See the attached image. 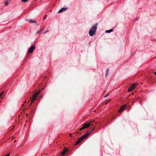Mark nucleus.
<instances>
[{"label": "nucleus", "instance_id": "nucleus-14", "mask_svg": "<svg viewBox=\"0 0 156 156\" xmlns=\"http://www.w3.org/2000/svg\"><path fill=\"white\" fill-rule=\"evenodd\" d=\"M133 89L130 87L129 88L128 90V91H131Z\"/></svg>", "mask_w": 156, "mask_h": 156}, {"label": "nucleus", "instance_id": "nucleus-19", "mask_svg": "<svg viewBox=\"0 0 156 156\" xmlns=\"http://www.w3.org/2000/svg\"><path fill=\"white\" fill-rule=\"evenodd\" d=\"M3 92H2L0 94V97L2 96V95L3 94Z\"/></svg>", "mask_w": 156, "mask_h": 156}, {"label": "nucleus", "instance_id": "nucleus-21", "mask_svg": "<svg viewBox=\"0 0 156 156\" xmlns=\"http://www.w3.org/2000/svg\"><path fill=\"white\" fill-rule=\"evenodd\" d=\"M94 130V128H92L91 129V130L90 131H91V132H92V131H93Z\"/></svg>", "mask_w": 156, "mask_h": 156}, {"label": "nucleus", "instance_id": "nucleus-3", "mask_svg": "<svg viewBox=\"0 0 156 156\" xmlns=\"http://www.w3.org/2000/svg\"><path fill=\"white\" fill-rule=\"evenodd\" d=\"M92 121H91L90 123L85 124L82 128L80 129V130H81L85 128L88 127L90 125H92Z\"/></svg>", "mask_w": 156, "mask_h": 156}, {"label": "nucleus", "instance_id": "nucleus-18", "mask_svg": "<svg viewBox=\"0 0 156 156\" xmlns=\"http://www.w3.org/2000/svg\"><path fill=\"white\" fill-rule=\"evenodd\" d=\"M47 16V15H45L44 16V18H43V20H44L46 18Z\"/></svg>", "mask_w": 156, "mask_h": 156}, {"label": "nucleus", "instance_id": "nucleus-5", "mask_svg": "<svg viewBox=\"0 0 156 156\" xmlns=\"http://www.w3.org/2000/svg\"><path fill=\"white\" fill-rule=\"evenodd\" d=\"M90 133L91 131H87L85 135L81 137H82V138H83V139H84L85 138H86L89 135V134H90Z\"/></svg>", "mask_w": 156, "mask_h": 156}, {"label": "nucleus", "instance_id": "nucleus-24", "mask_svg": "<svg viewBox=\"0 0 156 156\" xmlns=\"http://www.w3.org/2000/svg\"><path fill=\"white\" fill-rule=\"evenodd\" d=\"M154 74H155V75L156 76V72H154Z\"/></svg>", "mask_w": 156, "mask_h": 156}, {"label": "nucleus", "instance_id": "nucleus-20", "mask_svg": "<svg viewBox=\"0 0 156 156\" xmlns=\"http://www.w3.org/2000/svg\"><path fill=\"white\" fill-rule=\"evenodd\" d=\"M40 31H37L36 33L37 34H38L39 33H40Z\"/></svg>", "mask_w": 156, "mask_h": 156}, {"label": "nucleus", "instance_id": "nucleus-10", "mask_svg": "<svg viewBox=\"0 0 156 156\" xmlns=\"http://www.w3.org/2000/svg\"><path fill=\"white\" fill-rule=\"evenodd\" d=\"M113 31V30L112 29H111L109 30H106L105 31V33H110Z\"/></svg>", "mask_w": 156, "mask_h": 156}, {"label": "nucleus", "instance_id": "nucleus-6", "mask_svg": "<svg viewBox=\"0 0 156 156\" xmlns=\"http://www.w3.org/2000/svg\"><path fill=\"white\" fill-rule=\"evenodd\" d=\"M126 107V105H123L119 109V112H122L125 109Z\"/></svg>", "mask_w": 156, "mask_h": 156}, {"label": "nucleus", "instance_id": "nucleus-11", "mask_svg": "<svg viewBox=\"0 0 156 156\" xmlns=\"http://www.w3.org/2000/svg\"><path fill=\"white\" fill-rule=\"evenodd\" d=\"M108 73H109V69H108V68H107L106 69V74H105L106 76H107Z\"/></svg>", "mask_w": 156, "mask_h": 156}, {"label": "nucleus", "instance_id": "nucleus-13", "mask_svg": "<svg viewBox=\"0 0 156 156\" xmlns=\"http://www.w3.org/2000/svg\"><path fill=\"white\" fill-rule=\"evenodd\" d=\"M28 21H29V22H30L31 23H36V20H34V21H33L31 20H28Z\"/></svg>", "mask_w": 156, "mask_h": 156}, {"label": "nucleus", "instance_id": "nucleus-7", "mask_svg": "<svg viewBox=\"0 0 156 156\" xmlns=\"http://www.w3.org/2000/svg\"><path fill=\"white\" fill-rule=\"evenodd\" d=\"M83 139L82 137H80L79 138V139L77 140L75 144H77L79 143Z\"/></svg>", "mask_w": 156, "mask_h": 156}, {"label": "nucleus", "instance_id": "nucleus-1", "mask_svg": "<svg viewBox=\"0 0 156 156\" xmlns=\"http://www.w3.org/2000/svg\"><path fill=\"white\" fill-rule=\"evenodd\" d=\"M98 25V23H96L90 28L89 31V34L90 36H92L95 34L97 31Z\"/></svg>", "mask_w": 156, "mask_h": 156}, {"label": "nucleus", "instance_id": "nucleus-12", "mask_svg": "<svg viewBox=\"0 0 156 156\" xmlns=\"http://www.w3.org/2000/svg\"><path fill=\"white\" fill-rule=\"evenodd\" d=\"M136 84H133L131 87L133 89H134L136 87Z\"/></svg>", "mask_w": 156, "mask_h": 156}, {"label": "nucleus", "instance_id": "nucleus-16", "mask_svg": "<svg viewBox=\"0 0 156 156\" xmlns=\"http://www.w3.org/2000/svg\"><path fill=\"white\" fill-rule=\"evenodd\" d=\"M109 95V93H108L106 95H105L104 96V97L105 98H106Z\"/></svg>", "mask_w": 156, "mask_h": 156}, {"label": "nucleus", "instance_id": "nucleus-8", "mask_svg": "<svg viewBox=\"0 0 156 156\" xmlns=\"http://www.w3.org/2000/svg\"><path fill=\"white\" fill-rule=\"evenodd\" d=\"M67 8H62L58 12V13H60L63 12L65 11L66 9H67Z\"/></svg>", "mask_w": 156, "mask_h": 156}, {"label": "nucleus", "instance_id": "nucleus-4", "mask_svg": "<svg viewBox=\"0 0 156 156\" xmlns=\"http://www.w3.org/2000/svg\"><path fill=\"white\" fill-rule=\"evenodd\" d=\"M35 48V47L34 45L30 47L28 50V53H32L34 50Z\"/></svg>", "mask_w": 156, "mask_h": 156}, {"label": "nucleus", "instance_id": "nucleus-17", "mask_svg": "<svg viewBox=\"0 0 156 156\" xmlns=\"http://www.w3.org/2000/svg\"><path fill=\"white\" fill-rule=\"evenodd\" d=\"M23 2H26L28 1V0H22Z\"/></svg>", "mask_w": 156, "mask_h": 156}, {"label": "nucleus", "instance_id": "nucleus-2", "mask_svg": "<svg viewBox=\"0 0 156 156\" xmlns=\"http://www.w3.org/2000/svg\"><path fill=\"white\" fill-rule=\"evenodd\" d=\"M40 93V91L38 92H37V91H35L34 94L33 95L32 98L31 99L30 103V104L31 105L32 104L34 101L36 99V97Z\"/></svg>", "mask_w": 156, "mask_h": 156}, {"label": "nucleus", "instance_id": "nucleus-9", "mask_svg": "<svg viewBox=\"0 0 156 156\" xmlns=\"http://www.w3.org/2000/svg\"><path fill=\"white\" fill-rule=\"evenodd\" d=\"M68 151V149L67 148L65 149L61 153V155H64L66 152Z\"/></svg>", "mask_w": 156, "mask_h": 156}, {"label": "nucleus", "instance_id": "nucleus-23", "mask_svg": "<svg viewBox=\"0 0 156 156\" xmlns=\"http://www.w3.org/2000/svg\"><path fill=\"white\" fill-rule=\"evenodd\" d=\"M43 30L44 29H41L40 31V32H42L43 31Z\"/></svg>", "mask_w": 156, "mask_h": 156}, {"label": "nucleus", "instance_id": "nucleus-15", "mask_svg": "<svg viewBox=\"0 0 156 156\" xmlns=\"http://www.w3.org/2000/svg\"><path fill=\"white\" fill-rule=\"evenodd\" d=\"M9 4V2L8 1H6L5 3V5H8Z\"/></svg>", "mask_w": 156, "mask_h": 156}, {"label": "nucleus", "instance_id": "nucleus-25", "mask_svg": "<svg viewBox=\"0 0 156 156\" xmlns=\"http://www.w3.org/2000/svg\"><path fill=\"white\" fill-rule=\"evenodd\" d=\"M10 1H11L12 0H10Z\"/></svg>", "mask_w": 156, "mask_h": 156}, {"label": "nucleus", "instance_id": "nucleus-22", "mask_svg": "<svg viewBox=\"0 0 156 156\" xmlns=\"http://www.w3.org/2000/svg\"><path fill=\"white\" fill-rule=\"evenodd\" d=\"M48 31H44V34H45V33H47L48 32Z\"/></svg>", "mask_w": 156, "mask_h": 156}]
</instances>
